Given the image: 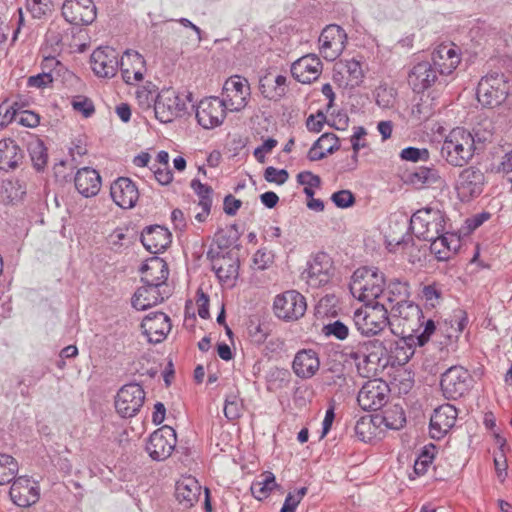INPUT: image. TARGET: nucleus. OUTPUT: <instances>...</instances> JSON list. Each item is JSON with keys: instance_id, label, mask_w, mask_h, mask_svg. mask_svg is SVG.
<instances>
[{"instance_id": "obj_1", "label": "nucleus", "mask_w": 512, "mask_h": 512, "mask_svg": "<svg viewBox=\"0 0 512 512\" xmlns=\"http://www.w3.org/2000/svg\"><path fill=\"white\" fill-rule=\"evenodd\" d=\"M475 138L463 128H454L444 139L441 157L453 167H463L474 156Z\"/></svg>"}, {"instance_id": "obj_2", "label": "nucleus", "mask_w": 512, "mask_h": 512, "mask_svg": "<svg viewBox=\"0 0 512 512\" xmlns=\"http://www.w3.org/2000/svg\"><path fill=\"white\" fill-rule=\"evenodd\" d=\"M384 274L376 268H359L352 276L351 293L365 304L378 302L384 292Z\"/></svg>"}, {"instance_id": "obj_3", "label": "nucleus", "mask_w": 512, "mask_h": 512, "mask_svg": "<svg viewBox=\"0 0 512 512\" xmlns=\"http://www.w3.org/2000/svg\"><path fill=\"white\" fill-rule=\"evenodd\" d=\"M445 215L432 207L417 210L410 219V229L419 239L432 240L446 230Z\"/></svg>"}, {"instance_id": "obj_4", "label": "nucleus", "mask_w": 512, "mask_h": 512, "mask_svg": "<svg viewBox=\"0 0 512 512\" xmlns=\"http://www.w3.org/2000/svg\"><path fill=\"white\" fill-rule=\"evenodd\" d=\"M353 322L362 335H377L389 323L388 307L383 302L365 304V308L354 312Z\"/></svg>"}, {"instance_id": "obj_5", "label": "nucleus", "mask_w": 512, "mask_h": 512, "mask_svg": "<svg viewBox=\"0 0 512 512\" xmlns=\"http://www.w3.org/2000/svg\"><path fill=\"white\" fill-rule=\"evenodd\" d=\"M509 92L508 82L501 73L492 72L482 77L477 86V99L482 105L495 107L500 105Z\"/></svg>"}, {"instance_id": "obj_6", "label": "nucleus", "mask_w": 512, "mask_h": 512, "mask_svg": "<svg viewBox=\"0 0 512 512\" xmlns=\"http://www.w3.org/2000/svg\"><path fill=\"white\" fill-rule=\"evenodd\" d=\"M332 258L325 252L315 254L302 273V279L312 288H319L330 282L334 275Z\"/></svg>"}, {"instance_id": "obj_7", "label": "nucleus", "mask_w": 512, "mask_h": 512, "mask_svg": "<svg viewBox=\"0 0 512 512\" xmlns=\"http://www.w3.org/2000/svg\"><path fill=\"white\" fill-rule=\"evenodd\" d=\"M186 109L185 100L172 88L161 90L156 97L154 113L161 123H170Z\"/></svg>"}, {"instance_id": "obj_8", "label": "nucleus", "mask_w": 512, "mask_h": 512, "mask_svg": "<svg viewBox=\"0 0 512 512\" xmlns=\"http://www.w3.org/2000/svg\"><path fill=\"white\" fill-rule=\"evenodd\" d=\"M250 97V85L247 79L239 75L228 78L223 85L222 99L227 110L238 112L244 109Z\"/></svg>"}, {"instance_id": "obj_9", "label": "nucleus", "mask_w": 512, "mask_h": 512, "mask_svg": "<svg viewBox=\"0 0 512 512\" xmlns=\"http://www.w3.org/2000/svg\"><path fill=\"white\" fill-rule=\"evenodd\" d=\"M273 309L275 315L285 321L301 318L307 309L305 297L295 290H289L276 296Z\"/></svg>"}, {"instance_id": "obj_10", "label": "nucleus", "mask_w": 512, "mask_h": 512, "mask_svg": "<svg viewBox=\"0 0 512 512\" xmlns=\"http://www.w3.org/2000/svg\"><path fill=\"white\" fill-rule=\"evenodd\" d=\"M177 443L175 430L164 425L154 431L146 444V451L155 461H163L170 457Z\"/></svg>"}, {"instance_id": "obj_11", "label": "nucleus", "mask_w": 512, "mask_h": 512, "mask_svg": "<svg viewBox=\"0 0 512 512\" xmlns=\"http://www.w3.org/2000/svg\"><path fill=\"white\" fill-rule=\"evenodd\" d=\"M10 484L9 498L16 506L28 508L39 501L40 487L30 476H17Z\"/></svg>"}, {"instance_id": "obj_12", "label": "nucleus", "mask_w": 512, "mask_h": 512, "mask_svg": "<svg viewBox=\"0 0 512 512\" xmlns=\"http://www.w3.org/2000/svg\"><path fill=\"white\" fill-rule=\"evenodd\" d=\"M346 44L347 34L336 24L326 26L319 36L320 53L327 61L336 60L344 51Z\"/></svg>"}, {"instance_id": "obj_13", "label": "nucleus", "mask_w": 512, "mask_h": 512, "mask_svg": "<svg viewBox=\"0 0 512 512\" xmlns=\"http://www.w3.org/2000/svg\"><path fill=\"white\" fill-rule=\"evenodd\" d=\"M389 387L381 379L367 381L360 389L357 397L358 404L363 410L376 411L388 401Z\"/></svg>"}, {"instance_id": "obj_14", "label": "nucleus", "mask_w": 512, "mask_h": 512, "mask_svg": "<svg viewBox=\"0 0 512 512\" xmlns=\"http://www.w3.org/2000/svg\"><path fill=\"white\" fill-rule=\"evenodd\" d=\"M144 400L145 392L141 385L137 383L126 384L115 397V408L122 417H132L140 411Z\"/></svg>"}, {"instance_id": "obj_15", "label": "nucleus", "mask_w": 512, "mask_h": 512, "mask_svg": "<svg viewBox=\"0 0 512 512\" xmlns=\"http://www.w3.org/2000/svg\"><path fill=\"white\" fill-rule=\"evenodd\" d=\"M484 184V173L480 169L470 166L459 173L455 189L461 201H469L482 193Z\"/></svg>"}, {"instance_id": "obj_16", "label": "nucleus", "mask_w": 512, "mask_h": 512, "mask_svg": "<svg viewBox=\"0 0 512 512\" xmlns=\"http://www.w3.org/2000/svg\"><path fill=\"white\" fill-rule=\"evenodd\" d=\"M461 62V50L452 42L441 43L431 53V63L439 75L452 74Z\"/></svg>"}, {"instance_id": "obj_17", "label": "nucleus", "mask_w": 512, "mask_h": 512, "mask_svg": "<svg viewBox=\"0 0 512 512\" xmlns=\"http://www.w3.org/2000/svg\"><path fill=\"white\" fill-rule=\"evenodd\" d=\"M226 106L218 97L202 99L196 107L198 123L205 129L219 126L225 119Z\"/></svg>"}, {"instance_id": "obj_18", "label": "nucleus", "mask_w": 512, "mask_h": 512, "mask_svg": "<svg viewBox=\"0 0 512 512\" xmlns=\"http://www.w3.org/2000/svg\"><path fill=\"white\" fill-rule=\"evenodd\" d=\"M470 374L462 366H452L441 377L440 386L447 399H457L468 390Z\"/></svg>"}, {"instance_id": "obj_19", "label": "nucleus", "mask_w": 512, "mask_h": 512, "mask_svg": "<svg viewBox=\"0 0 512 512\" xmlns=\"http://www.w3.org/2000/svg\"><path fill=\"white\" fill-rule=\"evenodd\" d=\"M62 15L71 24L88 25L96 18V6L92 0H65Z\"/></svg>"}, {"instance_id": "obj_20", "label": "nucleus", "mask_w": 512, "mask_h": 512, "mask_svg": "<svg viewBox=\"0 0 512 512\" xmlns=\"http://www.w3.org/2000/svg\"><path fill=\"white\" fill-rule=\"evenodd\" d=\"M118 53L111 47H99L90 57L93 72L102 78H112L119 67Z\"/></svg>"}, {"instance_id": "obj_21", "label": "nucleus", "mask_w": 512, "mask_h": 512, "mask_svg": "<svg viewBox=\"0 0 512 512\" xmlns=\"http://www.w3.org/2000/svg\"><path fill=\"white\" fill-rule=\"evenodd\" d=\"M171 321L163 312H152L144 317L141 328L148 342L158 344L164 341L171 330Z\"/></svg>"}, {"instance_id": "obj_22", "label": "nucleus", "mask_w": 512, "mask_h": 512, "mask_svg": "<svg viewBox=\"0 0 512 512\" xmlns=\"http://www.w3.org/2000/svg\"><path fill=\"white\" fill-rule=\"evenodd\" d=\"M457 415V409L451 404L436 408L430 418V436L438 440L443 438L455 425Z\"/></svg>"}, {"instance_id": "obj_23", "label": "nucleus", "mask_w": 512, "mask_h": 512, "mask_svg": "<svg viewBox=\"0 0 512 512\" xmlns=\"http://www.w3.org/2000/svg\"><path fill=\"white\" fill-rule=\"evenodd\" d=\"M438 71L430 61H421L412 66L408 73V84L416 93L430 88L438 79Z\"/></svg>"}, {"instance_id": "obj_24", "label": "nucleus", "mask_w": 512, "mask_h": 512, "mask_svg": "<svg viewBox=\"0 0 512 512\" xmlns=\"http://www.w3.org/2000/svg\"><path fill=\"white\" fill-rule=\"evenodd\" d=\"M394 316L402 321L403 329L409 334L417 333L422 329L424 315L422 309L411 301L400 302L390 307Z\"/></svg>"}, {"instance_id": "obj_25", "label": "nucleus", "mask_w": 512, "mask_h": 512, "mask_svg": "<svg viewBox=\"0 0 512 512\" xmlns=\"http://www.w3.org/2000/svg\"><path fill=\"white\" fill-rule=\"evenodd\" d=\"M322 62L315 54L305 55L291 66L292 76L303 84L317 80L322 73Z\"/></svg>"}, {"instance_id": "obj_26", "label": "nucleus", "mask_w": 512, "mask_h": 512, "mask_svg": "<svg viewBox=\"0 0 512 512\" xmlns=\"http://www.w3.org/2000/svg\"><path fill=\"white\" fill-rule=\"evenodd\" d=\"M110 195L119 207L130 209L137 203L139 191L131 179L120 177L111 184Z\"/></svg>"}, {"instance_id": "obj_27", "label": "nucleus", "mask_w": 512, "mask_h": 512, "mask_svg": "<svg viewBox=\"0 0 512 512\" xmlns=\"http://www.w3.org/2000/svg\"><path fill=\"white\" fill-rule=\"evenodd\" d=\"M141 281L143 284H152L167 288L166 281L169 275L167 263L160 257L148 258L140 268Z\"/></svg>"}, {"instance_id": "obj_28", "label": "nucleus", "mask_w": 512, "mask_h": 512, "mask_svg": "<svg viewBox=\"0 0 512 512\" xmlns=\"http://www.w3.org/2000/svg\"><path fill=\"white\" fill-rule=\"evenodd\" d=\"M168 295L167 288L155 286V284H143L134 293L132 306L137 310H146L161 303Z\"/></svg>"}, {"instance_id": "obj_29", "label": "nucleus", "mask_w": 512, "mask_h": 512, "mask_svg": "<svg viewBox=\"0 0 512 512\" xmlns=\"http://www.w3.org/2000/svg\"><path fill=\"white\" fill-rule=\"evenodd\" d=\"M431 242L430 251L439 261H447L455 255L461 246V239L455 233L446 230L437 235V238L427 240Z\"/></svg>"}, {"instance_id": "obj_30", "label": "nucleus", "mask_w": 512, "mask_h": 512, "mask_svg": "<svg viewBox=\"0 0 512 512\" xmlns=\"http://www.w3.org/2000/svg\"><path fill=\"white\" fill-rule=\"evenodd\" d=\"M141 242L149 252L157 254L164 251L170 245L171 234L163 226H150L143 230Z\"/></svg>"}, {"instance_id": "obj_31", "label": "nucleus", "mask_w": 512, "mask_h": 512, "mask_svg": "<svg viewBox=\"0 0 512 512\" xmlns=\"http://www.w3.org/2000/svg\"><path fill=\"white\" fill-rule=\"evenodd\" d=\"M201 495V486L192 476L182 477L176 482L175 496L184 508L193 507Z\"/></svg>"}, {"instance_id": "obj_32", "label": "nucleus", "mask_w": 512, "mask_h": 512, "mask_svg": "<svg viewBox=\"0 0 512 512\" xmlns=\"http://www.w3.org/2000/svg\"><path fill=\"white\" fill-rule=\"evenodd\" d=\"M320 361L317 353L312 349H304L296 353L292 368L300 378H311L319 370Z\"/></svg>"}, {"instance_id": "obj_33", "label": "nucleus", "mask_w": 512, "mask_h": 512, "mask_svg": "<svg viewBox=\"0 0 512 512\" xmlns=\"http://www.w3.org/2000/svg\"><path fill=\"white\" fill-rule=\"evenodd\" d=\"M75 187L84 197H93L100 191L101 177L95 169L81 168L75 176Z\"/></svg>"}, {"instance_id": "obj_34", "label": "nucleus", "mask_w": 512, "mask_h": 512, "mask_svg": "<svg viewBox=\"0 0 512 512\" xmlns=\"http://www.w3.org/2000/svg\"><path fill=\"white\" fill-rule=\"evenodd\" d=\"M23 158L22 151L15 140H0V169H15Z\"/></svg>"}, {"instance_id": "obj_35", "label": "nucleus", "mask_w": 512, "mask_h": 512, "mask_svg": "<svg viewBox=\"0 0 512 512\" xmlns=\"http://www.w3.org/2000/svg\"><path fill=\"white\" fill-rule=\"evenodd\" d=\"M239 265L229 256L217 257L212 261V270L220 282L231 285L238 276Z\"/></svg>"}, {"instance_id": "obj_36", "label": "nucleus", "mask_w": 512, "mask_h": 512, "mask_svg": "<svg viewBox=\"0 0 512 512\" xmlns=\"http://www.w3.org/2000/svg\"><path fill=\"white\" fill-rule=\"evenodd\" d=\"M338 149L339 139L337 136L333 133H325L312 145L308 152V158L311 161H318Z\"/></svg>"}, {"instance_id": "obj_37", "label": "nucleus", "mask_w": 512, "mask_h": 512, "mask_svg": "<svg viewBox=\"0 0 512 512\" xmlns=\"http://www.w3.org/2000/svg\"><path fill=\"white\" fill-rule=\"evenodd\" d=\"M410 296V285L407 281L400 279H392L387 284L383 292L382 298L386 299L389 304L398 305L400 302L408 301Z\"/></svg>"}, {"instance_id": "obj_38", "label": "nucleus", "mask_w": 512, "mask_h": 512, "mask_svg": "<svg viewBox=\"0 0 512 512\" xmlns=\"http://www.w3.org/2000/svg\"><path fill=\"white\" fill-rule=\"evenodd\" d=\"M69 35L64 28L51 24L45 35V46L42 49L53 53H60L66 45Z\"/></svg>"}, {"instance_id": "obj_39", "label": "nucleus", "mask_w": 512, "mask_h": 512, "mask_svg": "<svg viewBox=\"0 0 512 512\" xmlns=\"http://www.w3.org/2000/svg\"><path fill=\"white\" fill-rule=\"evenodd\" d=\"M378 424L379 416L366 415L356 422L354 430L361 441L369 442L376 436Z\"/></svg>"}, {"instance_id": "obj_40", "label": "nucleus", "mask_w": 512, "mask_h": 512, "mask_svg": "<svg viewBox=\"0 0 512 512\" xmlns=\"http://www.w3.org/2000/svg\"><path fill=\"white\" fill-rule=\"evenodd\" d=\"M405 422L406 418L403 408L397 404L389 406L384 410L383 415L379 417V423H384L387 428L394 430L402 428Z\"/></svg>"}, {"instance_id": "obj_41", "label": "nucleus", "mask_w": 512, "mask_h": 512, "mask_svg": "<svg viewBox=\"0 0 512 512\" xmlns=\"http://www.w3.org/2000/svg\"><path fill=\"white\" fill-rule=\"evenodd\" d=\"M18 472V461L11 455L0 453V485L11 483Z\"/></svg>"}, {"instance_id": "obj_42", "label": "nucleus", "mask_w": 512, "mask_h": 512, "mask_svg": "<svg viewBox=\"0 0 512 512\" xmlns=\"http://www.w3.org/2000/svg\"><path fill=\"white\" fill-rule=\"evenodd\" d=\"M260 480L251 485V492L255 498L262 500L268 497L269 493L276 487L275 476L272 472H264Z\"/></svg>"}, {"instance_id": "obj_43", "label": "nucleus", "mask_w": 512, "mask_h": 512, "mask_svg": "<svg viewBox=\"0 0 512 512\" xmlns=\"http://www.w3.org/2000/svg\"><path fill=\"white\" fill-rule=\"evenodd\" d=\"M410 181L419 187L431 186L440 181V175L434 168L419 167L410 175Z\"/></svg>"}, {"instance_id": "obj_44", "label": "nucleus", "mask_w": 512, "mask_h": 512, "mask_svg": "<svg viewBox=\"0 0 512 512\" xmlns=\"http://www.w3.org/2000/svg\"><path fill=\"white\" fill-rule=\"evenodd\" d=\"M120 65L131 66L134 69V78L137 80L143 79L145 60L137 51L127 50L121 58Z\"/></svg>"}, {"instance_id": "obj_45", "label": "nucleus", "mask_w": 512, "mask_h": 512, "mask_svg": "<svg viewBox=\"0 0 512 512\" xmlns=\"http://www.w3.org/2000/svg\"><path fill=\"white\" fill-rule=\"evenodd\" d=\"M41 52L43 54L40 64L42 72L50 74L55 79L63 70V64L56 58L57 53L46 51V49H42Z\"/></svg>"}, {"instance_id": "obj_46", "label": "nucleus", "mask_w": 512, "mask_h": 512, "mask_svg": "<svg viewBox=\"0 0 512 512\" xmlns=\"http://www.w3.org/2000/svg\"><path fill=\"white\" fill-rule=\"evenodd\" d=\"M244 405L238 394L231 393L226 396L224 404V415L229 421L237 420L243 413Z\"/></svg>"}, {"instance_id": "obj_47", "label": "nucleus", "mask_w": 512, "mask_h": 512, "mask_svg": "<svg viewBox=\"0 0 512 512\" xmlns=\"http://www.w3.org/2000/svg\"><path fill=\"white\" fill-rule=\"evenodd\" d=\"M322 334L326 337H333L337 340L343 341L348 338L350 329L345 322L341 320H334L322 327Z\"/></svg>"}, {"instance_id": "obj_48", "label": "nucleus", "mask_w": 512, "mask_h": 512, "mask_svg": "<svg viewBox=\"0 0 512 512\" xmlns=\"http://www.w3.org/2000/svg\"><path fill=\"white\" fill-rule=\"evenodd\" d=\"M413 345H417L408 339V335L395 342L394 357L399 364L407 363L414 354Z\"/></svg>"}, {"instance_id": "obj_49", "label": "nucleus", "mask_w": 512, "mask_h": 512, "mask_svg": "<svg viewBox=\"0 0 512 512\" xmlns=\"http://www.w3.org/2000/svg\"><path fill=\"white\" fill-rule=\"evenodd\" d=\"M191 188L199 197V206L206 211L211 209L213 190L210 186L202 184L199 180L191 181Z\"/></svg>"}, {"instance_id": "obj_50", "label": "nucleus", "mask_w": 512, "mask_h": 512, "mask_svg": "<svg viewBox=\"0 0 512 512\" xmlns=\"http://www.w3.org/2000/svg\"><path fill=\"white\" fill-rule=\"evenodd\" d=\"M29 152L33 166L38 171L42 170L46 166L48 159L46 148L44 147L43 143L41 141H37L31 144L29 147Z\"/></svg>"}, {"instance_id": "obj_51", "label": "nucleus", "mask_w": 512, "mask_h": 512, "mask_svg": "<svg viewBox=\"0 0 512 512\" xmlns=\"http://www.w3.org/2000/svg\"><path fill=\"white\" fill-rule=\"evenodd\" d=\"M361 348L363 351V357L367 362H378L380 360V355L383 354L384 346L383 343L379 340H369L362 344Z\"/></svg>"}, {"instance_id": "obj_52", "label": "nucleus", "mask_w": 512, "mask_h": 512, "mask_svg": "<svg viewBox=\"0 0 512 512\" xmlns=\"http://www.w3.org/2000/svg\"><path fill=\"white\" fill-rule=\"evenodd\" d=\"M423 330L417 333L408 334V339L415 342L418 346H424L429 340L431 335L435 332L436 326L433 320L425 321L423 319Z\"/></svg>"}, {"instance_id": "obj_53", "label": "nucleus", "mask_w": 512, "mask_h": 512, "mask_svg": "<svg viewBox=\"0 0 512 512\" xmlns=\"http://www.w3.org/2000/svg\"><path fill=\"white\" fill-rule=\"evenodd\" d=\"M26 6L34 18L41 19L52 11V0H26Z\"/></svg>"}, {"instance_id": "obj_54", "label": "nucleus", "mask_w": 512, "mask_h": 512, "mask_svg": "<svg viewBox=\"0 0 512 512\" xmlns=\"http://www.w3.org/2000/svg\"><path fill=\"white\" fill-rule=\"evenodd\" d=\"M274 85L272 77L265 76L260 79L259 90L265 98L277 101L282 98V91H279V88L276 89Z\"/></svg>"}, {"instance_id": "obj_55", "label": "nucleus", "mask_w": 512, "mask_h": 512, "mask_svg": "<svg viewBox=\"0 0 512 512\" xmlns=\"http://www.w3.org/2000/svg\"><path fill=\"white\" fill-rule=\"evenodd\" d=\"M346 72L349 75L352 85H358L364 78V71L362 64L357 59H350L345 61Z\"/></svg>"}, {"instance_id": "obj_56", "label": "nucleus", "mask_w": 512, "mask_h": 512, "mask_svg": "<svg viewBox=\"0 0 512 512\" xmlns=\"http://www.w3.org/2000/svg\"><path fill=\"white\" fill-rule=\"evenodd\" d=\"M376 103L382 108L393 106L395 101V91L387 86H379L375 91Z\"/></svg>"}, {"instance_id": "obj_57", "label": "nucleus", "mask_w": 512, "mask_h": 512, "mask_svg": "<svg viewBox=\"0 0 512 512\" xmlns=\"http://www.w3.org/2000/svg\"><path fill=\"white\" fill-rule=\"evenodd\" d=\"M307 491L308 489L306 487H302L295 493H288L280 512H295L297 506L300 504L303 497L307 494Z\"/></svg>"}, {"instance_id": "obj_58", "label": "nucleus", "mask_w": 512, "mask_h": 512, "mask_svg": "<svg viewBox=\"0 0 512 512\" xmlns=\"http://www.w3.org/2000/svg\"><path fill=\"white\" fill-rule=\"evenodd\" d=\"M400 158L405 161H428L429 151L426 148L407 147L400 153Z\"/></svg>"}, {"instance_id": "obj_59", "label": "nucleus", "mask_w": 512, "mask_h": 512, "mask_svg": "<svg viewBox=\"0 0 512 512\" xmlns=\"http://www.w3.org/2000/svg\"><path fill=\"white\" fill-rule=\"evenodd\" d=\"M289 174L285 169H277L273 166H269L265 169L264 179L270 183H276L278 185L284 184L288 180Z\"/></svg>"}, {"instance_id": "obj_60", "label": "nucleus", "mask_w": 512, "mask_h": 512, "mask_svg": "<svg viewBox=\"0 0 512 512\" xmlns=\"http://www.w3.org/2000/svg\"><path fill=\"white\" fill-rule=\"evenodd\" d=\"M54 79L50 74L41 72L37 75L28 77L27 86L30 88L44 89L53 83Z\"/></svg>"}, {"instance_id": "obj_61", "label": "nucleus", "mask_w": 512, "mask_h": 512, "mask_svg": "<svg viewBox=\"0 0 512 512\" xmlns=\"http://www.w3.org/2000/svg\"><path fill=\"white\" fill-rule=\"evenodd\" d=\"M331 200L339 208H348L354 204L355 198L349 190H341L333 193Z\"/></svg>"}, {"instance_id": "obj_62", "label": "nucleus", "mask_w": 512, "mask_h": 512, "mask_svg": "<svg viewBox=\"0 0 512 512\" xmlns=\"http://www.w3.org/2000/svg\"><path fill=\"white\" fill-rule=\"evenodd\" d=\"M72 106L74 110L82 113L85 117H89L94 113V106L92 101L83 96H78L76 99H74Z\"/></svg>"}, {"instance_id": "obj_63", "label": "nucleus", "mask_w": 512, "mask_h": 512, "mask_svg": "<svg viewBox=\"0 0 512 512\" xmlns=\"http://www.w3.org/2000/svg\"><path fill=\"white\" fill-rule=\"evenodd\" d=\"M156 97L155 92L146 87H142L136 92L138 103L143 108H150L152 104L155 105Z\"/></svg>"}, {"instance_id": "obj_64", "label": "nucleus", "mask_w": 512, "mask_h": 512, "mask_svg": "<svg viewBox=\"0 0 512 512\" xmlns=\"http://www.w3.org/2000/svg\"><path fill=\"white\" fill-rule=\"evenodd\" d=\"M17 123L25 127L34 128L39 125L40 116L33 111L23 110L19 114Z\"/></svg>"}]
</instances>
